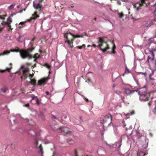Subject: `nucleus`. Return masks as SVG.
<instances>
[{
    "label": "nucleus",
    "instance_id": "f257e3e1",
    "mask_svg": "<svg viewBox=\"0 0 156 156\" xmlns=\"http://www.w3.org/2000/svg\"><path fill=\"white\" fill-rule=\"evenodd\" d=\"M140 95L139 98L141 101H146L151 100L152 98H150V93H148L147 89L145 87H143L139 90L137 92Z\"/></svg>",
    "mask_w": 156,
    "mask_h": 156
},
{
    "label": "nucleus",
    "instance_id": "f03ea898",
    "mask_svg": "<svg viewBox=\"0 0 156 156\" xmlns=\"http://www.w3.org/2000/svg\"><path fill=\"white\" fill-rule=\"evenodd\" d=\"M83 37V35H75L72 34L70 33H66L64 35V37L66 39L65 42H67L71 48H72L73 47V42L74 38L82 37Z\"/></svg>",
    "mask_w": 156,
    "mask_h": 156
},
{
    "label": "nucleus",
    "instance_id": "7ed1b4c3",
    "mask_svg": "<svg viewBox=\"0 0 156 156\" xmlns=\"http://www.w3.org/2000/svg\"><path fill=\"white\" fill-rule=\"evenodd\" d=\"M98 43V44L97 47H99L104 53L110 49L109 45L108 44L107 42L105 41L103 37H100L99 38Z\"/></svg>",
    "mask_w": 156,
    "mask_h": 156
},
{
    "label": "nucleus",
    "instance_id": "20e7f679",
    "mask_svg": "<svg viewBox=\"0 0 156 156\" xmlns=\"http://www.w3.org/2000/svg\"><path fill=\"white\" fill-rule=\"evenodd\" d=\"M34 49V48L32 47L31 48H28L26 50L21 49L20 52V55L21 57L23 59L31 58H32V55L30 54V53Z\"/></svg>",
    "mask_w": 156,
    "mask_h": 156
},
{
    "label": "nucleus",
    "instance_id": "39448f33",
    "mask_svg": "<svg viewBox=\"0 0 156 156\" xmlns=\"http://www.w3.org/2000/svg\"><path fill=\"white\" fill-rule=\"evenodd\" d=\"M112 117L110 114H108L105 116L101 117V122L103 124V126L108 125L111 122Z\"/></svg>",
    "mask_w": 156,
    "mask_h": 156
},
{
    "label": "nucleus",
    "instance_id": "423d86ee",
    "mask_svg": "<svg viewBox=\"0 0 156 156\" xmlns=\"http://www.w3.org/2000/svg\"><path fill=\"white\" fill-rule=\"evenodd\" d=\"M43 1V0H38V3L34 4V7L38 10L39 11H41L43 9V8L41 5L42 2Z\"/></svg>",
    "mask_w": 156,
    "mask_h": 156
},
{
    "label": "nucleus",
    "instance_id": "0eeeda50",
    "mask_svg": "<svg viewBox=\"0 0 156 156\" xmlns=\"http://www.w3.org/2000/svg\"><path fill=\"white\" fill-rule=\"evenodd\" d=\"M145 0H142L140 2H139L136 3L134 6L135 8L137 10H138L141 9L144 4H145Z\"/></svg>",
    "mask_w": 156,
    "mask_h": 156
},
{
    "label": "nucleus",
    "instance_id": "6e6552de",
    "mask_svg": "<svg viewBox=\"0 0 156 156\" xmlns=\"http://www.w3.org/2000/svg\"><path fill=\"white\" fill-rule=\"evenodd\" d=\"M29 69L27 68H25L23 70V76H22L21 78L22 80L25 79L27 78L28 74L27 73L29 71Z\"/></svg>",
    "mask_w": 156,
    "mask_h": 156
},
{
    "label": "nucleus",
    "instance_id": "1a4fd4ad",
    "mask_svg": "<svg viewBox=\"0 0 156 156\" xmlns=\"http://www.w3.org/2000/svg\"><path fill=\"white\" fill-rule=\"evenodd\" d=\"M12 19L10 18V17H9V18L7 19V21H2V24L3 25H7L8 27L9 28L11 27V25L10 23L12 22Z\"/></svg>",
    "mask_w": 156,
    "mask_h": 156
},
{
    "label": "nucleus",
    "instance_id": "9d476101",
    "mask_svg": "<svg viewBox=\"0 0 156 156\" xmlns=\"http://www.w3.org/2000/svg\"><path fill=\"white\" fill-rule=\"evenodd\" d=\"M49 78L48 77L44 78L38 81L37 85H41L45 84L48 81Z\"/></svg>",
    "mask_w": 156,
    "mask_h": 156
},
{
    "label": "nucleus",
    "instance_id": "9b49d317",
    "mask_svg": "<svg viewBox=\"0 0 156 156\" xmlns=\"http://www.w3.org/2000/svg\"><path fill=\"white\" fill-rule=\"evenodd\" d=\"M27 21L22 22L19 24L16 25V26L17 29H20L23 27L25 26V24L26 23Z\"/></svg>",
    "mask_w": 156,
    "mask_h": 156
},
{
    "label": "nucleus",
    "instance_id": "f8f14e48",
    "mask_svg": "<svg viewBox=\"0 0 156 156\" xmlns=\"http://www.w3.org/2000/svg\"><path fill=\"white\" fill-rule=\"evenodd\" d=\"M39 16L37 14V12L36 11L32 15V16L30 17V19L28 20L27 21L30 22L31 20H35L37 18L39 17Z\"/></svg>",
    "mask_w": 156,
    "mask_h": 156
},
{
    "label": "nucleus",
    "instance_id": "ddd939ff",
    "mask_svg": "<svg viewBox=\"0 0 156 156\" xmlns=\"http://www.w3.org/2000/svg\"><path fill=\"white\" fill-rule=\"evenodd\" d=\"M59 129L61 130V132H63L66 133H69L70 131L68 127H62L59 128Z\"/></svg>",
    "mask_w": 156,
    "mask_h": 156
},
{
    "label": "nucleus",
    "instance_id": "4468645a",
    "mask_svg": "<svg viewBox=\"0 0 156 156\" xmlns=\"http://www.w3.org/2000/svg\"><path fill=\"white\" fill-rule=\"evenodd\" d=\"M154 59V57H151L150 56H148L147 57L146 62H148L149 65H150L151 63H152Z\"/></svg>",
    "mask_w": 156,
    "mask_h": 156
},
{
    "label": "nucleus",
    "instance_id": "2eb2a0df",
    "mask_svg": "<svg viewBox=\"0 0 156 156\" xmlns=\"http://www.w3.org/2000/svg\"><path fill=\"white\" fill-rule=\"evenodd\" d=\"M29 134L33 136H37L38 133H36L35 132L33 129L30 130L28 132Z\"/></svg>",
    "mask_w": 156,
    "mask_h": 156
},
{
    "label": "nucleus",
    "instance_id": "dca6fc26",
    "mask_svg": "<svg viewBox=\"0 0 156 156\" xmlns=\"http://www.w3.org/2000/svg\"><path fill=\"white\" fill-rule=\"evenodd\" d=\"M125 93L127 94H130L136 92H137V91L136 90H131L129 89L128 88H126L124 89Z\"/></svg>",
    "mask_w": 156,
    "mask_h": 156
},
{
    "label": "nucleus",
    "instance_id": "f3484780",
    "mask_svg": "<svg viewBox=\"0 0 156 156\" xmlns=\"http://www.w3.org/2000/svg\"><path fill=\"white\" fill-rule=\"evenodd\" d=\"M7 16L6 13L4 12H0V19L3 20H5V18Z\"/></svg>",
    "mask_w": 156,
    "mask_h": 156
},
{
    "label": "nucleus",
    "instance_id": "a211bd4d",
    "mask_svg": "<svg viewBox=\"0 0 156 156\" xmlns=\"http://www.w3.org/2000/svg\"><path fill=\"white\" fill-rule=\"evenodd\" d=\"M35 143L36 144V147H39L40 148L41 152V153L42 154L43 153V148L42 147L41 144H40V145L39 146H38V141L37 140H36Z\"/></svg>",
    "mask_w": 156,
    "mask_h": 156
},
{
    "label": "nucleus",
    "instance_id": "6ab92c4d",
    "mask_svg": "<svg viewBox=\"0 0 156 156\" xmlns=\"http://www.w3.org/2000/svg\"><path fill=\"white\" fill-rule=\"evenodd\" d=\"M13 51L12 50H11L10 51H9L8 50H5V51L3 53H2L0 54V55H8L9 54L11 51Z\"/></svg>",
    "mask_w": 156,
    "mask_h": 156
},
{
    "label": "nucleus",
    "instance_id": "aec40b11",
    "mask_svg": "<svg viewBox=\"0 0 156 156\" xmlns=\"http://www.w3.org/2000/svg\"><path fill=\"white\" fill-rule=\"evenodd\" d=\"M7 90H8L7 88L6 87H4L1 89L0 92L4 93H5Z\"/></svg>",
    "mask_w": 156,
    "mask_h": 156
},
{
    "label": "nucleus",
    "instance_id": "412c9836",
    "mask_svg": "<svg viewBox=\"0 0 156 156\" xmlns=\"http://www.w3.org/2000/svg\"><path fill=\"white\" fill-rule=\"evenodd\" d=\"M30 83L33 86H35L37 85L36 80L34 79L30 80Z\"/></svg>",
    "mask_w": 156,
    "mask_h": 156
},
{
    "label": "nucleus",
    "instance_id": "4be33fe9",
    "mask_svg": "<svg viewBox=\"0 0 156 156\" xmlns=\"http://www.w3.org/2000/svg\"><path fill=\"white\" fill-rule=\"evenodd\" d=\"M146 154V153H144L142 151H138L137 153V156H144Z\"/></svg>",
    "mask_w": 156,
    "mask_h": 156
},
{
    "label": "nucleus",
    "instance_id": "5701e85b",
    "mask_svg": "<svg viewBox=\"0 0 156 156\" xmlns=\"http://www.w3.org/2000/svg\"><path fill=\"white\" fill-rule=\"evenodd\" d=\"M40 57V55L38 53L35 54L34 55H32V58H35V60L39 58Z\"/></svg>",
    "mask_w": 156,
    "mask_h": 156
},
{
    "label": "nucleus",
    "instance_id": "b1692460",
    "mask_svg": "<svg viewBox=\"0 0 156 156\" xmlns=\"http://www.w3.org/2000/svg\"><path fill=\"white\" fill-rule=\"evenodd\" d=\"M9 66H10V67L9 68V67L6 68L5 70L3 71V72H5V70L8 71L9 72L12 68V64L10 63L9 64Z\"/></svg>",
    "mask_w": 156,
    "mask_h": 156
},
{
    "label": "nucleus",
    "instance_id": "393cba45",
    "mask_svg": "<svg viewBox=\"0 0 156 156\" xmlns=\"http://www.w3.org/2000/svg\"><path fill=\"white\" fill-rule=\"evenodd\" d=\"M85 45L84 44H83L81 46H77L76 47L77 48L79 49H81L82 48H85Z\"/></svg>",
    "mask_w": 156,
    "mask_h": 156
},
{
    "label": "nucleus",
    "instance_id": "a878e982",
    "mask_svg": "<svg viewBox=\"0 0 156 156\" xmlns=\"http://www.w3.org/2000/svg\"><path fill=\"white\" fill-rule=\"evenodd\" d=\"M115 48H116V47H115V44H113V47L112 49V53H113V54L115 53Z\"/></svg>",
    "mask_w": 156,
    "mask_h": 156
},
{
    "label": "nucleus",
    "instance_id": "bb28decb",
    "mask_svg": "<svg viewBox=\"0 0 156 156\" xmlns=\"http://www.w3.org/2000/svg\"><path fill=\"white\" fill-rule=\"evenodd\" d=\"M119 16V18H122L123 17L124 15L122 12L119 13H118Z\"/></svg>",
    "mask_w": 156,
    "mask_h": 156
},
{
    "label": "nucleus",
    "instance_id": "cd10ccee",
    "mask_svg": "<svg viewBox=\"0 0 156 156\" xmlns=\"http://www.w3.org/2000/svg\"><path fill=\"white\" fill-rule=\"evenodd\" d=\"M154 7L155 8V10L154 11V13L155 15L156 16V4L154 5ZM154 20L156 21V17L154 19Z\"/></svg>",
    "mask_w": 156,
    "mask_h": 156
},
{
    "label": "nucleus",
    "instance_id": "c85d7f7f",
    "mask_svg": "<svg viewBox=\"0 0 156 156\" xmlns=\"http://www.w3.org/2000/svg\"><path fill=\"white\" fill-rule=\"evenodd\" d=\"M14 5H12L8 7V9H9V10L11 9H13L14 8Z\"/></svg>",
    "mask_w": 156,
    "mask_h": 156
},
{
    "label": "nucleus",
    "instance_id": "c756f323",
    "mask_svg": "<svg viewBox=\"0 0 156 156\" xmlns=\"http://www.w3.org/2000/svg\"><path fill=\"white\" fill-rule=\"evenodd\" d=\"M34 76V74H29V75L28 77H29L30 78V80L32 79V78H33Z\"/></svg>",
    "mask_w": 156,
    "mask_h": 156
},
{
    "label": "nucleus",
    "instance_id": "7c9ffc66",
    "mask_svg": "<svg viewBox=\"0 0 156 156\" xmlns=\"http://www.w3.org/2000/svg\"><path fill=\"white\" fill-rule=\"evenodd\" d=\"M45 66L48 69H50V66L48 64L46 63L45 64Z\"/></svg>",
    "mask_w": 156,
    "mask_h": 156
},
{
    "label": "nucleus",
    "instance_id": "2f4dec72",
    "mask_svg": "<svg viewBox=\"0 0 156 156\" xmlns=\"http://www.w3.org/2000/svg\"><path fill=\"white\" fill-rule=\"evenodd\" d=\"M125 73H129V70L127 68V67H126Z\"/></svg>",
    "mask_w": 156,
    "mask_h": 156
},
{
    "label": "nucleus",
    "instance_id": "473e14b6",
    "mask_svg": "<svg viewBox=\"0 0 156 156\" xmlns=\"http://www.w3.org/2000/svg\"><path fill=\"white\" fill-rule=\"evenodd\" d=\"M134 113V111H131L130 113H128V114H129V115H133Z\"/></svg>",
    "mask_w": 156,
    "mask_h": 156
},
{
    "label": "nucleus",
    "instance_id": "72a5a7b5",
    "mask_svg": "<svg viewBox=\"0 0 156 156\" xmlns=\"http://www.w3.org/2000/svg\"><path fill=\"white\" fill-rule=\"evenodd\" d=\"M36 103L38 105H39L40 104V103H39V101L38 99V98H37V100H36Z\"/></svg>",
    "mask_w": 156,
    "mask_h": 156
},
{
    "label": "nucleus",
    "instance_id": "f704fd0d",
    "mask_svg": "<svg viewBox=\"0 0 156 156\" xmlns=\"http://www.w3.org/2000/svg\"><path fill=\"white\" fill-rule=\"evenodd\" d=\"M17 13H18L17 12H16V13L13 12V13H12L11 15V16L12 17L13 16L16 15Z\"/></svg>",
    "mask_w": 156,
    "mask_h": 156
},
{
    "label": "nucleus",
    "instance_id": "c9c22d12",
    "mask_svg": "<svg viewBox=\"0 0 156 156\" xmlns=\"http://www.w3.org/2000/svg\"><path fill=\"white\" fill-rule=\"evenodd\" d=\"M149 49V52L151 53H152L153 52V49H152L151 48V49Z\"/></svg>",
    "mask_w": 156,
    "mask_h": 156
},
{
    "label": "nucleus",
    "instance_id": "e433bc0d",
    "mask_svg": "<svg viewBox=\"0 0 156 156\" xmlns=\"http://www.w3.org/2000/svg\"><path fill=\"white\" fill-rule=\"evenodd\" d=\"M154 112H156V101H155V106L154 108V110L153 111Z\"/></svg>",
    "mask_w": 156,
    "mask_h": 156
},
{
    "label": "nucleus",
    "instance_id": "4c0bfd02",
    "mask_svg": "<svg viewBox=\"0 0 156 156\" xmlns=\"http://www.w3.org/2000/svg\"><path fill=\"white\" fill-rule=\"evenodd\" d=\"M88 82V83L91 82V80L90 78H87V80L86 81V82Z\"/></svg>",
    "mask_w": 156,
    "mask_h": 156
},
{
    "label": "nucleus",
    "instance_id": "58836bf2",
    "mask_svg": "<svg viewBox=\"0 0 156 156\" xmlns=\"http://www.w3.org/2000/svg\"><path fill=\"white\" fill-rule=\"evenodd\" d=\"M21 50H20L19 49H15V51L16 52H19L20 53Z\"/></svg>",
    "mask_w": 156,
    "mask_h": 156
},
{
    "label": "nucleus",
    "instance_id": "ea45409f",
    "mask_svg": "<svg viewBox=\"0 0 156 156\" xmlns=\"http://www.w3.org/2000/svg\"><path fill=\"white\" fill-rule=\"evenodd\" d=\"M3 29V27H0V33L2 31Z\"/></svg>",
    "mask_w": 156,
    "mask_h": 156
},
{
    "label": "nucleus",
    "instance_id": "a19ab883",
    "mask_svg": "<svg viewBox=\"0 0 156 156\" xmlns=\"http://www.w3.org/2000/svg\"><path fill=\"white\" fill-rule=\"evenodd\" d=\"M148 104L149 106H150L151 105V101H149L148 103Z\"/></svg>",
    "mask_w": 156,
    "mask_h": 156
},
{
    "label": "nucleus",
    "instance_id": "79ce46f5",
    "mask_svg": "<svg viewBox=\"0 0 156 156\" xmlns=\"http://www.w3.org/2000/svg\"><path fill=\"white\" fill-rule=\"evenodd\" d=\"M25 106L26 107H28L29 106V104L28 103L27 104L25 105Z\"/></svg>",
    "mask_w": 156,
    "mask_h": 156
},
{
    "label": "nucleus",
    "instance_id": "37998d69",
    "mask_svg": "<svg viewBox=\"0 0 156 156\" xmlns=\"http://www.w3.org/2000/svg\"><path fill=\"white\" fill-rule=\"evenodd\" d=\"M151 54H152V57L154 58V52H153Z\"/></svg>",
    "mask_w": 156,
    "mask_h": 156
},
{
    "label": "nucleus",
    "instance_id": "c03bdc74",
    "mask_svg": "<svg viewBox=\"0 0 156 156\" xmlns=\"http://www.w3.org/2000/svg\"><path fill=\"white\" fill-rule=\"evenodd\" d=\"M149 79H150V80H154L153 78H152V77L151 76H149Z\"/></svg>",
    "mask_w": 156,
    "mask_h": 156
},
{
    "label": "nucleus",
    "instance_id": "a18cd8bd",
    "mask_svg": "<svg viewBox=\"0 0 156 156\" xmlns=\"http://www.w3.org/2000/svg\"><path fill=\"white\" fill-rule=\"evenodd\" d=\"M85 101L87 102H88L89 101H88V100L86 98H85Z\"/></svg>",
    "mask_w": 156,
    "mask_h": 156
},
{
    "label": "nucleus",
    "instance_id": "49530a36",
    "mask_svg": "<svg viewBox=\"0 0 156 156\" xmlns=\"http://www.w3.org/2000/svg\"><path fill=\"white\" fill-rule=\"evenodd\" d=\"M152 49H153V52H154V51H156V49H155L154 48H151Z\"/></svg>",
    "mask_w": 156,
    "mask_h": 156
},
{
    "label": "nucleus",
    "instance_id": "de8ad7c7",
    "mask_svg": "<svg viewBox=\"0 0 156 156\" xmlns=\"http://www.w3.org/2000/svg\"><path fill=\"white\" fill-rule=\"evenodd\" d=\"M46 93L47 95H48L49 94V93L48 91H47L46 92Z\"/></svg>",
    "mask_w": 156,
    "mask_h": 156
},
{
    "label": "nucleus",
    "instance_id": "09e8293b",
    "mask_svg": "<svg viewBox=\"0 0 156 156\" xmlns=\"http://www.w3.org/2000/svg\"><path fill=\"white\" fill-rule=\"evenodd\" d=\"M154 74V72H153L152 73H151L150 74L149 76H152Z\"/></svg>",
    "mask_w": 156,
    "mask_h": 156
},
{
    "label": "nucleus",
    "instance_id": "8fccbe9b",
    "mask_svg": "<svg viewBox=\"0 0 156 156\" xmlns=\"http://www.w3.org/2000/svg\"><path fill=\"white\" fill-rule=\"evenodd\" d=\"M92 46H93L94 47V48H95L96 47H97V46H96V45H95V44H93V45H92Z\"/></svg>",
    "mask_w": 156,
    "mask_h": 156
},
{
    "label": "nucleus",
    "instance_id": "3c124183",
    "mask_svg": "<svg viewBox=\"0 0 156 156\" xmlns=\"http://www.w3.org/2000/svg\"><path fill=\"white\" fill-rule=\"evenodd\" d=\"M35 37H34L33 38V39H32V41L33 42L34 40H35Z\"/></svg>",
    "mask_w": 156,
    "mask_h": 156
},
{
    "label": "nucleus",
    "instance_id": "603ef678",
    "mask_svg": "<svg viewBox=\"0 0 156 156\" xmlns=\"http://www.w3.org/2000/svg\"><path fill=\"white\" fill-rule=\"evenodd\" d=\"M71 141H72V142H73V141L72 140H70V141H69L68 142V143H69V144H70V142H71Z\"/></svg>",
    "mask_w": 156,
    "mask_h": 156
},
{
    "label": "nucleus",
    "instance_id": "864d4df0",
    "mask_svg": "<svg viewBox=\"0 0 156 156\" xmlns=\"http://www.w3.org/2000/svg\"><path fill=\"white\" fill-rule=\"evenodd\" d=\"M155 65H154V66H155V68H156V60H155Z\"/></svg>",
    "mask_w": 156,
    "mask_h": 156
},
{
    "label": "nucleus",
    "instance_id": "5fc2aeb1",
    "mask_svg": "<svg viewBox=\"0 0 156 156\" xmlns=\"http://www.w3.org/2000/svg\"><path fill=\"white\" fill-rule=\"evenodd\" d=\"M23 11V10H20V11L19 12H20V13H21Z\"/></svg>",
    "mask_w": 156,
    "mask_h": 156
},
{
    "label": "nucleus",
    "instance_id": "6e6d98bb",
    "mask_svg": "<svg viewBox=\"0 0 156 156\" xmlns=\"http://www.w3.org/2000/svg\"><path fill=\"white\" fill-rule=\"evenodd\" d=\"M52 118L54 119H56V117L54 115L53 116Z\"/></svg>",
    "mask_w": 156,
    "mask_h": 156
},
{
    "label": "nucleus",
    "instance_id": "4d7b16f0",
    "mask_svg": "<svg viewBox=\"0 0 156 156\" xmlns=\"http://www.w3.org/2000/svg\"><path fill=\"white\" fill-rule=\"evenodd\" d=\"M121 98H122V100H123V99H124V97H122V96L121 95Z\"/></svg>",
    "mask_w": 156,
    "mask_h": 156
},
{
    "label": "nucleus",
    "instance_id": "13d9d810",
    "mask_svg": "<svg viewBox=\"0 0 156 156\" xmlns=\"http://www.w3.org/2000/svg\"><path fill=\"white\" fill-rule=\"evenodd\" d=\"M96 19H97V18H96V17H95V18H94V20H96Z\"/></svg>",
    "mask_w": 156,
    "mask_h": 156
},
{
    "label": "nucleus",
    "instance_id": "bf43d9fd",
    "mask_svg": "<svg viewBox=\"0 0 156 156\" xmlns=\"http://www.w3.org/2000/svg\"><path fill=\"white\" fill-rule=\"evenodd\" d=\"M90 46V45H88L87 46V47L88 48V47H90V46Z\"/></svg>",
    "mask_w": 156,
    "mask_h": 156
},
{
    "label": "nucleus",
    "instance_id": "052dcab7",
    "mask_svg": "<svg viewBox=\"0 0 156 156\" xmlns=\"http://www.w3.org/2000/svg\"><path fill=\"white\" fill-rule=\"evenodd\" d=\"M75 153L76 154V150L75 151Z\"/></svg>",
    "mask_w": 156,
    "mask_h": 156
},
{
    "label": "nucleus",
    "instance_id": "680f3d73",
    "mask_svg": "<svg viewBox=\"0 0 156 156\" xmlns=\"http://www.w3.org/2000/svg\"><path fill=\"white\" fill-rule=\"evenodd\" d=\"M115 87V85H113V87Z\"/></svg>",
    "mask_w": 156,
    "mask_h": 156
},
{
    "label": "nucleus",
    "instance_id": "e2e57ef3",
    "mask_svg": "<svg viewBox=\"0 0 156 156\" xmlns=\"http://www.w3.org/2000/svg\"><path fill=\"white\" fill-rule=\"evenodd\" d=\"M88 74H87V76H88Z\"/></svg>",
    "mask_w": 156,
    "mask_h": 156
},
{
    "label": "nucleus",
    "instance_id": "0e129e2a",
    "mask_svg": "<svg viewBox=\"0 0 156 156\" xmlns=\"http://www.w3.org/2000/svg\"><path fill=\"white\" fill-rule=\"evenodd\" d=\"M1 115V113L0 112V116Z\"/></svg>",
    "mask_w": 156,
    "mask_h": 156
},
{
    "label": "nucleus",
    "instance_id": "69168bd1",
    "mask_svg": "<svg viewBox=\"0 0 156 156\" xmlns=\"http://www.w3.org/2000/svg\"><path fill=\"white\" fill-rule=\"evenodd\" d=\"M34 61H35H35H36V60H35V59H34Z\"/></svg>",
    "mask_w": 156,
    "mask_h": 156
},
{
    "label": "nucleus",
    "instance_id": "338daca9",
    "mask_svg": "<svg viewBox=\"0 0 156 156\" xmlns=\"http://www.w3.org/2000/svg\"><path fill=\"white\" fill-rule=\"evenodd\" d=\"M139 133L138 132H137V133Z\"/></svg>",
    "mask_w": 156,
    "mask_h": 156
},
{
    "label": "nucleus",
    "instance_id": "774afa93",
    "mask_svg": "<svg viewBox=\"0 0 156 156\" xmlns=\"http://www.w3.org/2000/svg\"><path fill=\"white\" fill-rule=\"evenodd\" d=\"M120 146H121V145H120H120H119V147H120Z\"/></svg>",
    "mask_w": 156,
    "mask_h": 156
}]
</instances>
